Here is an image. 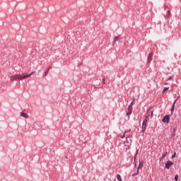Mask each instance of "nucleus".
<instances>
[{
    "instance_id": "nucleus-1",
    "label": "nucleus",
    "mask_w": 181,
    "mask_h": 181,
    "mask_svg": "<svg viewBox=\"0 0 181 181\" xmlns=\"http://www.w3.org/2000/svg\"><path fill=\"white\" fill-rule=\"evenodd\" d=\"M35 71L31 72L30 74H18L10 77L11 81H23L26 78H29L31 76H33Z\"/></svg>"
},
{
    "instance_id": "nucleus-2",
    "label": "nucleus",
    "mask_w": 181,
    "mask_h": 181,
    "mask_svg": "<svg viewBox=\"0 0 181 181\" xmlns=\"http://www.w3.org/2000/svg\"><path fill=\"white\" fill-rule=\"evenodd\" d=\"M134 104V102H132L131 104L128 107V112L126 113V115H131L132 114V105Z\"/></svg>"
},
{
    "instance_id": "nucleus-3",
    "label": "nucleus",
    "mask_w": 181,
    "mask_h": 181,
    "mask_svg": "<svg viewBox=\"0 0 181 181\" xmlns=\"http://www.w3.org/2000/svg\"><path fill=\"white\" fill-rule=\"evenodd\" d=\"M153 57V52H151L148 54V58H147L148 64H151Z\"/></svg>"
},
{
    "instance_id": "nucleus-4",
    "label": "nucleus",
    "mask_w": 181,
    "mask_h": 181,
    "mask_svg": "<svg viewBox=\"0 0 181 181\" xmlns=\"http://www.w3.org/2000/svg\"><path fill=\"white\" fill-rule=\"evenodd\" d=\"M163 122H165L166 124H169V121H170V115H165L163 119Z\"/></svg>"
},
{
    "instance_id": "nucleus-5",
    "label": "nucleus",
    "mask_w": 181,
    "mask_h": 181,
    "mask_svg": "<svg viewBox=\"0 0 181 181\" xmlns=\"http://www.w3.org/2000/svg\"><path fill=\"white\" fill-rule=\"evenodd\" d=\"M172 165H173V162L170 160L167 161V163L165 165V169H170V166H172Z\"/></svg>"
},
{
    "instance_id": "nucleus-6",
    "label": "nucleus",
    "mask_w": 181,
    "mask_h": 181,
    "mask_svg": "<svg viewBox=\"0 0 181 181\" xmlns=\"http://www.w3.org/2000/svg\"><path fill=\"white\" fill-rule=\"evenodd\" d=\"M132 140L131 137H126V141H124L125 145H131Z\"/></svg>"
},
{
    "instance_id": "nucleus-7",
    "label": "nucleus",
    "mask_w": 181,
    "mask_h": 181,
    "mask_svg": "<svg viewBox=\"0 0 181 181\" xmlns=\"http://www.w3.org/2000/svg\"><path fill=\"white\" fill-rule=\"evenodd\" d=\"M177 102V99H175V100H174V103H173V106H172V107H171V114H173V111H175V105H176V103Z\"/></svg>"
},
{
    "instance_id": "nucleus-8",
    "label": "nucleus",
    "mask_w": 181,
    "mask_h": 181,
    "mask_svg": "<svg viewBox=\"0 0 181 181\" xmlns=\"http://www.w3.org/2000/svg\"><path fill=\"white\" fill-rule=\"evenodd\" d=\"M118 40H121V35L116 36L113 40V45L115 42H118Z\"/></svg>"
},
{
    "instance_id": "nucleus-9",
    "label": "nucleus",
    "mask_w": 181,
    "mask_h": 181,
    "mask_svg": "<svg viewBox=\"0 0 181 181\" xmlns=\"http://www.w3.org/2000/svg\"><path fill=\"white\" fill-rule=\"evenodd\" d=\"M21 117H23V118H28L29 117V115H28V114H26L23 112H21Z\"/></svg>"
},
{
    "instance_id": "nucleus-10",
    "label": "nucleus",
    "mask_w": 181,
    "mask_h": 181,
    "mask_svg": "<svg viewBox=\"0 0 181 181\" xmlns=\"http://www.w3.org/2000/svg\"><path fill=\"white\" fill-rule=\"evenodd\" d=\"M142 132H145V131H146V124H144V123H142Z\"/></svg>"
},
{
    "instance_id": "nucleus-11",
    "label": "nucleus",
    "mask_w": 181,
    "mask_h": 181,
    "mask_svg": "<svg viewBox=\"0 0 181 181\" xmlns=\"http://www.w3.org/2000/svg\"><path fill=\"white\" fill-rule=\"evenodd\" d=\"M148 117H149V116H146V118L144 119L143 123H142V124H144V125L147 124V122H148Z\"/></svg>"
},
{
    "instance_id": "nucleus-12",
    "label": "nucleus",
    "mask_w": 181,
    "mask_h": 181,
    "mask_svg": "<svg viewBox=\"0 0 181 181\" xmlns=\"http://www.w3.org/2000/svg\"><path fill=\"white\" fill-rule=\"evenodd\" d=\"M117 179L118 181H122V178L121 177V175L119 174L117 175Z\"/></svg>"
},
{
    "instance_id": "nucleus-13",
    "label": "nucleus",
    "mask_w": 181,
    "mask_h": 181,
    "mask_svg": "<svg viewBox=\"0 0 181 181\" xmlns=\"http://www.w3.org/2000/svg\"><path fill=\"white\" fill-rule=\"evenodd\" d=\"M143 167H144V164L140 162L137 168L142 169Z\"/></svg>"
},
{
    "instance_id": "nucleus-14",
    "label": "nucleus",
    "mask_w": 181,
    "mask_h": 181,
    "mask_svg": "<svg viewBox=\"0 0 181 181\" xmlns=\"http://www.w3.org/2000/svg\"><path fill=\"white\" fill-rule=\"evenodd\" d=\"M136 175H139V168H137L136 173L133 175V176H136Z\"/></svg>"
},
{
    "instance_id": "nucleus-15",
    "label": "nucleus",
    "mask_w": 181,
    "mask_h": 181,
    "mask_svg": "<svg viewBox=\"0 0 181 181\" xmlns=\"http://www.w3.org/2000/svg\"><path fill=\"white\" fill-rule=\"evenodd\" d=\"M50 69H51V67H49V69H48V70L45 73V76H47V74H49V71L50 70Z\"/></svg>"
},
{
    "instance_id": "nucleus-16",
    "label": "nucleus",
    "mask_w": 181,
    "mask_h": 181,
    "mask_svg": "<svg viewBox=\"0 0 181 181\" xmlns=\"http://www.w3.org/2000/svg\"><path fill=\"white\" fill-rule=\"evenodd\" d=\"M168 90H169V88H168V87L165 88L163 89V93H166V91H168Z\"/></svg>"
},
{
    "instance_id": "nucleus-17",
    "label": "nucleus",
    "mask_w": 181,
    "mask_h": 181,
    "mask_svg": "<svg viewBox=\"0 0 181 181\" xmlns=\"http://www.w3.org/2000/svg\"><path fill=\"white\" fill-rule=\"evenodd\" d=\"M178 179H179V175H175V180L177 181Z\"/></svg>"
},
{
    "instance_id": "nucleus-18",
    "label": "nucleus",
    "mask_w": 181,
    "mask_h": 181,
    "mask_svg": "<svg viewBox=\"0 0 181 181\" xmlns=\"http://www.w3.org/2000/svg\"><path fill=\"white\" fill-rule=\"evenodd\" d=\"M127 132H125L124 133V134L121 136V138H122V139L125 138V134H127Z\"/></svg>"
},
{
    "instance_id": "nucleus-19",
    "label": "nucleus",
    "mask_w": 181,
    "mask_h": 181,
    "mask_svg": "<svg viewBox=\"0 0 181 181\" xmlns=\"http://www.w3.org/2000/svg\"><path fill=\"white\" fill-rule=\"evenodd\" d=\"M172 78H173V76H170V77L167 80V81H169L172 80Z\"/></svg>"
},
{
    "instance_id": "nucleus-20",
    "label": "nucleus",
    "mask_w": 181,
    "mask_h": 181,
    "mask_svg": "<svg viewBox=\"0 0 181 181\" xmlns=\"http://www.w3.org/2000/svg\"><path fill=\"white\" fill-rule=\"evenodd\" d=\"M176 156V153H175L173 156H172V158H175Z\"/></svg>"
},
{
    "instance_id": "nucleus-21",
    "label": "nucleus",
    "mask_w": 181,
    "mask_h": 181,
    "mask_svg": "<svg viewBox=\"0 0 181 181\" xmlns=\"http://www.w3.org/2000/svg\"><path fill=\"white\" fill-rule=\"evenodd\" d=\"M103 84H105V78L103 79Z\"/></svg>"
},
{
    "instance_id": "nucleus-22",
    "label": "nucleus",
    "mask_w": 181,
    "mask_h": 181,
    "mask_svg": "<svg viewBox=\"0 0 181 181\" xmlns=\"http://www.w3.org/2000/svg\"><path fill=\"white\" fill-rule=\"evenodd\" d=\"M126 146H127V149H129V145L127 146L126 144Z\"/></svg>"
},
{
    "instance_id": "nucleus-23",
    "label": "nucleus",
    "mask_w": 181,
    "mask_h": 181,
    "mask_svg": "<svg viewBox=\"0 0 181 181\" xmlns=\"http://www.w3.org/2000/svg\"><path fill=\"white\" fill-rule=\"evenodd\" d=\"M165 156H166V153H164V154L163 155V158H165Z\"/></svg>"
},
{
    "instance_id": "nucleus-24",
    "label": "nucleus",
    "mask_w": 181,
    "mask_h": 181,
    "mask_svg": "<svg viewBox=\"0 0 181 181\" xmlns=\"http://www.w3.org/2000/svg\"><path fill=\"white\" fill-rule=\"evenodd\" d=\"M152 115H153V112H151V117H152Z\"/></svg>"
},
{
    "instance_id": "nucleus-25",
    "label": "nucleus",
    "mask_w": 181,
    "mask_h": 181,
    "mask_svg": "<svg viewBox=\"0 0 181 181\" xmlns=\"http://www.w3.org/2000/svg\"><path fill=\"white\" fill-rule=\"evenodd\" d=\"M136 153H138V150L136 151Z\"/></svg>"
}]
</instances>
